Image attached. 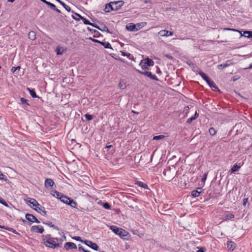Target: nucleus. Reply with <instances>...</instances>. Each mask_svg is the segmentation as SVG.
Here are the masks:
<instances>
[{
	"label": "nucleus",
	"instance_id": "obj_1",
	"mask_svg": "<svg viewBox=\"0 0 252 252\" xmlns=\"http://www.w3.org/2000/svg\"><path fill=\"white\" fill-rule=\"evenodd\" d=\"M54 238L51 237L50 234L42 236V240L43 243L47 247L51 248H56L61 247V244L56 243L54 241Z\"/></svg>",
	"mask_w": 252,
	"mask_h": 252
},
{
	"label": "nucleus",
	"instance_id": "obj_2",
	"mask_svg": "<svg viewBox=\"0 0 252 252\" xmlns=\"http://www.w3.org/2000/svg\"><path fill=\"white\" fill-rule=\"evenodd\" d=\"M110 228L115 234L119 235L121 238L123 239H127L128 236V232L125 229L119 228L115 225H111Z\"/></svg>",
	"mask_w": 252,
	"mask_h": 252
},
{
	"label": "nucleus",
	"instance_id": "obj_3",
	"mask_svg": "<svg viewBox=\"0 0 252 252\" xmlns=\"http://www.w3.org/2000/svg\"><path fill=\"white\" fill-rule=\"evenodd\" d=\"M154 64V61L149 59V58H146L143 60H142L139 63V65L141 66L143 70L149 69L150 66H153Z\"/></svg>",
	"mask_w": 252,
	"mask_h": 252
},
{
	"label": "nucleus",
	"instance_id": "obj_4",
	"mask_svg": "<svg viewBox=\"0 0 252 252\" xmlns=\"http://www.w3.org/2000/svg\"><path fill=\"white\" fill-rule=\"evenodd\" d=\"M135 71L138 72L140 74H144L146 75V76L149 77L152 80L158 81V79L157 78V77L155 74H152L151 72L149 71H142L140 70H138L137 69H135Z\"/></svg>",
	"mask_w": 252,
	"mask_h": 252
},
{
	"label": "nucleus",
	"instance_id": "obj_5",
	"mask_svg": "<svg viewBox=\"0 0 252 252\" xmlns=\"http://www.w3.org/2000/svg\"><path fill=\"white\" fill-rule=\"evenodd\" d=\"M76 15L77 16H78V18L74 17L73 15H71V17L75 20H77V21H79L80 20V19L82 20L83 23L85 25H91L93 27H94V24L91 23L89 20L85 18L84 17H82V16H81L80 15L77 14V13H75Z\"/></svg>",
	"mask_w": 252,
	"mask_h": 252
},
{
	"label": "nucleus",
	"instance_id": "obj_6",
	"mask_svg": "<svg viewBox=\"0 0 252 252\" xmlns=\"http://www.w3.org/2000/svg\"><path fill=\"white\" fill-rule=\"evenodd\" d=\"M83 243L95 251H97L99 250V247L98 245L91 241L87 240H84L83 241Z\"/></svg>",
	"mask_w": 252,
	"mask_h": 252
},
{
	"label": "nucleus",
	"instance_id": "obj_7",
	"mask_svg": "<svg viewBox=\"0 0 252 252\" xmlns=\"http://www.w3.org/2000/svg\"><path fill=\"white\" fill-rule=\"evenodd\" d=\"M64 198H65L66 200H64V203L66 204L67 205H70L72 208H76L77 206V203L75 201L73 200V199L69 198L66 196L64 195Z\"/></svg>",
	"mask_w": 252,
	"mask_h": 252
},
{
	"label": "nucleus",
	"instance_id": "obj_8",
	"mask_svg": "<svg viewBox=\"0 0 252 252\" xmlns=\"http://www.w3.org/2000/svg\"><path fill=\"white\" fill-rule=\"evenodd\" d=\"M124 4L123 0H119L112 2L113 10L116 11L119 9Z\"/></svg>",
	"mask_w": 252,
	"mask_h": 252
},
{
	"label": "nucleus",
	"instance_id": "obj_9",
	"mask_svg": "<svg viewBox=\"0 0 252 252\" xmlns=\"http://www.w3.org/2000/svg\"><path fill=\"white\" fill-rule=\"evenodd\" d=\"M44 185L47 189H49L50 188L53 189L55 183L51 179H46L45 181Z\"/></svg>",
	"mask_w": 252,
	"mask_h": 252
},
{
	"label": "nucleus",
	"instance_id": "obj_10",
	"mask_svg": "<svg viewBox=\"0 0 252 252\" xmlns=\"http://www.w3.org/2000/svg\"><path fill=\"white\" fill-rule=\"evenodd\" d=\"M26 219L32 222L39 223L40 221L36 219V218L32 214H27L26 215Z\"/></svg>",
	"mask_w": 252,
	"mask_h": 252
},
{
	"label": "nucleus",
	"instance_id": "obj_11",
	"mask_svg": "<svg viewBox=\"0 0 252 252\" xmlns=\"http://www.w3.org/2000/svg\"><path fill=\"white\" fill-rule=\"evenodd\" d=\"M31 231L41 234L44 231V228L41 225H34L31 227Z\"/></svg>",
	"mask_w": 252,
	"mask_h": 252
},
{
	"label": "nucleus",
	"instance_id": "obj_12",
	"mask_svg": "<svg viewBox=\"0 0 252 252\" xmlns=\"http://www.w3.org/2000/svg\"><path fill=\"white\" fill-rule=\"evenodd\" d=\"M158 34L161 36H172L173 35V32H172L165 30H162L160 31Z\"/></svg>",
	"mask_w": 252,
	"mask_h": 252
},
{
	"label": "nucleus",
	"instance_id": "obj_13",
	"mask_svg": "<svg viewBox=\"0 0 252 252\" xmlns=\"http://www.w3.org/2000/svg\"><path fill=\"white\" fill-rule=\"evenodd\" d=\"M224 31H234V32H239L242 36H244L245 37H247L248 35H250L251 34V31H244L243 33L242 34L241 31H239L238 30L234 29H230V28H224L223 29Z\"/></svg>",
	"mask_w": 252,
	"mask_h": 252
},
{
	"label": "nucleus",
	"instance_id": "obj_14",
	"mask_svg": "<svg viewBox=\"0 0 252 252\" xmlns=\"http://www.w3.org/2000/svg\"><path fill=\"white\" fill-rule=\"evenodd\" d=\"M27 203L32 208H33V207H35L36 208L37 206H40L38 202L33 198H30L29 201H27Z\"/></svg>",
	"mask_w": 252,
	"mask_h": 252
},
{
	"label": "nucleus",
	"instance_id": "obj_15",
	"mask_svg": "<svg viewBox=\"0 0 252 252\" xmlns=\"http://www.w3.org/2000/svg\"><path fill=\"white\" fill-rule=\"evenodd\" d=\"M50 194L53 196L59 199L62 202H63V195L60 192L52 190L51 191Z\"/></svg>",
	"mask_w": 252,
	"mask_h": 252
},
{
	"label": "nucleus",
	"instance_id": "obj_16",
	"mask_svg": "<svg viewBox=\"0 0 252 252\" xmlns=\"http://www.w3.org/2000/svg\"><path fill=\"white\" fill-rule=\"evenodd\" d=\"M207 83L210 86V87L212 88V89L213 91H220V90L218 88V87L216 86L214 82L211 79H210L209 81L207 82Z\"/></svg>",
	"mask_w": 252,
	"mask_h": 252
},
{
	"label": "nucleus",
	"instance_id": "obj_17",
	"mask_svg": "<svg viewBox=\"0 0 252 252\" xmlns=\"http://www.w3.org/2000/svg\"><path fill=\"white\" fill-rule=\"evenodd\" d=\"M33 209L44 216L47 214V212L45 210L44 208L40 205V206H37L36 208H33Z\"/></svg>",
	"mask_w": 252,
	"mask_h": 252
},
{
	"label": "nucleus",
	"instance_id": "obj_18",
	"mask_svg": "<svg viewBox=\"0 0 252 252\" xmlns=\"http://www.w3.org/2000/svg\"><path fill=\"white\" fill-rule=\"evenodd\" d=\"M64 248L67 250L70 249H76L77 246L76 244L72 242H66L64 245Z\"/></svg>",
	"mask_w": 252,
	"mask_h": 252
},
{
	"label": "nucleus",
	"instance_id": "obj_19",
	"mask_svg": "<svg viewBox=\"0 0 252 252\" xmlns=\"http://www.w3.org/2000/svg\"><path fill=\"white\" fill-rule=\"evenodd\" d=\"M94 27L99 29L102 32H106L108 33H112L111 32L108 30L106 26L104 24H101L99 26L94 25Z\"/></svg>",
	"mask_w": 252,
	"mask_h": 252
},
{
	"label": "nucleus",
	"instance_id": "obj_20",
	"mask_svg": "<svg viewBox=\"0 0 252 252\" xmlns=\"http://www.w3.org/2000/svg\"><path fill=\"white\" fill-rule=\"evenodd\" d=\"M0 228H2V229H4L5 230H8L9 231H10L13 233H15L16 234H17V235H20V234L17 232L16 230H15L14 229H13V228H11V227H8V226H4V225H0Z\"/></svg>",
	"mask_w": 252,
	"mask_h": 252
},
{
	"label": "nucleus",
	"instance_id": "obj_21",
	"mask_svg": "<svg viewBox=\"0 0 252 252\" xmlns=\"http://www.w3.org/2000/svg\"><path fill=\"white\" fill-rule=\"evenodd\" d=\"M227 247L229 250L232 251L235 249L236 244L232 241H228L227 243Z\"/></svg>",
	"mask_w": 252,
	"mask_h": 252
},
{
	"label": "nucleus",
	"instance_id": "obj_22",
	"mask_svg": "<svg viewBox=\"0 0 252 252\" xmlns=\"http://www.w3.org/2000/svg\"><path fill=\"white\" fill-rule=\"evenodd\" d=\"M126 29L129 31H137L136 26L133 23H130L126 26Z\"/></svg>",
	"mask_w": 252,
	"mask_h": 252
},
{
	"label": "nucleus",
	"instance_id": "obj_23",
	"mask_svg": "<svg viewBox=\"0 0 252 252\" xmlns=\"http://www.w3.org/2000/svg\"><path fill=\"white\" fill-rule=\"evenodd\" d=\"M197 72L206 82L210 79L205 73L200 70H198Z\"/></svg>",
	"mask_w": 252,
	"mask_h": 252
},
{
	"label": "nucleus",
	"instance_id": "obj_24",
	"mask_svg": "<svg viewBox=\"0 0 252 252\" xmlns=\"http://www.w3.org/2000/svg\"><path fill=\"white\" fill-rule=\"evenodd\" d=\"M112 2L107 3L105 5L104 10L106 12H110L113 10Z\"/></svg>",
	"mask_w": 252,
	"mask_h": 252
},
{
	"label": "nucleus",
	"instance_id": "obj_25",
	"mask_svg": "<svg viewBox=\"0 0 252 252\" xmlns=\"http://www.w3.org/2000/svg\"><path fill=\"white\" fill-rule=\"evenodd\" d=\"M100 44L103 46L105 48L111 49L113 50L111 45L108 42H102L100 41Z\"/></svg>",
	"mask_w": 252,
	"mask_h": 252
},
{
	"label": "nucleus",
	"instance_id": "obj_26",
	"mask_svg": "<svg viewBox=\"0 0 252 252\" xmlns=\"http://www.w3.org/2000/svg\"><path fill=\"white\" fill-rule=\"evenodd\" d=\"M27 90L28 91H29L31 95L32 96V97L33 98H37V97H38L36 94V93L34 91V90H32V89H31L30 88H27Z\"/></svg>",
	"mask_w": 252,
	"mask_h": 252
},
{
	"label": "nucleus",
	"instance_id": "obj_27",
	"mask_svg": "<svg viewBox=\"0 0 252 252\" xmlns=\"http://www.w3.org/2000/svg\"><path fill=\"white\" fill-rule=\"evenodd\" d=\"M240 168V166H238L237 164H235L230 170V173H232L239 170Z\"/></svg>",
	"mask_w": 252,
	"mask_h": 252
},
{
	"label": "nucleus",
	"instance_id": "obj_28",
	"mask_svg": "<svg viewBox=\"0 0 252 252\" xmlns=\"http://www.w3.org/2000/svg\"><path fill=\"white\" fill-rule=\"evenodd\" d=\"M201 191L198 190H194L191 191V195L193 197H196L200 195Z\"/></svg>",
	"mask_w": 252,
	"mask_h": 252
},
{
	"label": "nucleus",
	"instance_id": "obj_29",
	"mask_svg": "<svg viewBox=\"0 0 252 252\" xmlns=\"http://www.w3.org/2000/svg\"><path fill=\"white\" fill-rule=\"evenodd\" d=\"M136 185H138L139 187H142L145 189H148V185L142 182H140V181L137 182L136 183Z\"/></svg>",
	"mask_w": 252,
	"mask_h": 252
},
{
	"label": "nucleus",
	"instance_id": "obj_30",
	"mask_svg": "<svg viewBox=\"0 0 252 252\" xmlns=\"http://www.w3.org/2000/svg\"><path fill=\"white\" fill-rule=\"evenodd\" d=\"M74 165V163H69L66 166V168L70 172H75L76 171L72 169L73 166Z\"/></svg>",
	"mask_w": 252,
	"mask_h": 252
},
{
	"label": "nucleus",
	"instance_id": "obj_31",
	"mask_svg": "<svg viewBox=\"0 0 252 252\" xmlns=\"http://www.w3.org/2000/svg\"><path fill=\"white\" fill-rule=\"evenodd\" d=\"M43 223L46 224V225H47L48 226H50V227H53L54 229H59L55 225H54V224H52V222L51 221H47V222H44V221H43L42 222Z\"/></svg>",
	"mask_w": 252,
	"mask_h": 252
},
{
	"label": "nucleus",
	"instance_id": "obj_32",
	"mask_svg": "<svg viewBox=\"0 0 252 252\" xmlns=\"http://www.w3.org/2000/svg\"><path fill=\"white\" fill-rule=\"evenodd\" d=\"M146 24V22H142L141 23H137V24H135V25L136 26V31H137L139 30L140 29H141L142 28V27H143Z\"/></svg>",
	"mask_w": 252,
	"mask_h": 252
},
{
	"label": "nucleus",
	"instance_id": "obj_33",
	"mask_svg": "<svg viewBox=\"0 0 252 252\" xmlns=\"http://www.w3.org/2000/svg\"><path fill=\"white\" fill-rule=\"evenodd\" d=\"M121 53L122 56H126L130 60H132V58H133L132 55L129 53H126L125 52H121Z\"/></svg>",
	"mask_w": 252,
	"mask_h": 252
},
{
	"label": "nucleus",
	"instance_id": "obj_34",
	"mask_svg": "<svg viewBox=\"0 0 252 252\" xmlns=\"http://www.w3.org/2000/svg\"><path fill=\"white\" fill-rule=\"evenodd\" d=\"M29 38L32 40H34L35 39V34L33 31L30 32L29 33Z\"/></svg>",
	"mask_w": 252,
	"mask_h": 252
},
{
	"label": "nucleus",
	"instance_id": "obj_35",
	"mask_svg": "<svg viewBox=\"0 0 252 252\" xmlns=\"http://www.w3.org/2000/svg\"><path fill=\"white\" fill-rule=\"evenodd\" d=\"M92 33H94V37H98L100 36H101V33L98 31L95 30H92Z\"/></svg>",
	"mask_w": 252,
	"mask_h": 252
},
{
	"label": "nucleus",
	"instance_id": "obj_36",
	"mask_svg": "<svg viewBox=\"0 0 252 252\" xmlns=\"http://www.w3.org/2000/svg\"><path fill=\"white\" fill-rule=\"evenodd\" d=\"M45 4H46L48 6H49L52 9H56V5L50 2L47 1Z\"/></svg>",
	"mask_w": 252,
	"mask_h": 252
},
{
	"label": "nucleus",
	"instance_id": "obj_37",
	"mask_svg": "<svg viewBox=\"0 0 252 252\" xmlns=\"http://www.w3.org/2000/svg\"><path fill=\"white\" fill-rule=\"evenodd\" d=\"M209 132L211 135H214L216 133V131L214 127H211L209 129Z\"/></svg>",
	"mask_w": 252,
	"mask_h": 252
},
{
	"label": "nucleus",
	"instance_id": "obj_38",
	"mask_svg": "<svg viewBox=\"0 0 252 252\" xmlns=\"http://www.w3.org/2000/svg\"><path fill=\"white\" fill-rule=\"evenodd\" d=\"M234 218V215L233 214L229 213L225 216V220H230Z\"/></svg>",
	"mask_w": 252,
	"mask_h": 252
},
{
	"label": "nucleus",
	"instance_id": "obj_39",
	"mask_svg": "<svg viewBox=\"0 0 252 252\" xmlns=\"http://www.w3.org/2000/svg\"><path fill=\"white\" fill-rule=\"evenodd\" d=\"M0 180H3L6 182L9 181L7 177L2 174V173L0 171Z\"/></svg>",
	"mask_w": 252,
	"mask_h": 252
},
{
	"label": "nucleus",
	"instance_id": "obj_40",
	"mask_svg": "<svg viewBox=\"0 0 252 252\" xmlns=\"http://www.w3.org/2000/svg\"><path fill=\"white\" fill-rule=\"evenodd\" d=\"M229 65L228 63L220 64L218 66V68L220 69H223L225 67H227Z\"/></svg>",
	"mask_w": 252,
	"mask_h": 252
},
{
	"label": "nucleus",
	"instance_id": "obj_41",
	"mask_svg": "<svg viewBox=\"0 0 252 252\" xmlns=\"http://www.w3.org/2000/svg\"><path fill=\"white\" fill-rule=\"evenodd\" d=\"M103 207L105 209H110L111 205L108 203L106 202L103 204Z\"/></svg>",
	"mask_w": 252,
	"mask_h": 252
},
{
	"label": "nucleus",
	"instance_id": "obj_42",
	"mask_svg": "<svg viewBox=\"0 0 252 252\" xmlns=\"http://www.w3.org/2000/svg\"><path fill=\"white\" fill-rule=\"evenodd\" d=\"M21 102L22 104H26L27 105H29V104L28 103V100L23 98L21 97L20 98Z\"/></svg>",
	"mask_w": 252,
	"mask_h": 252
},
{
	"label": "nucleus",
	"instance_id": "obj_43",
	"mask_svg": "<svg viewBox=\"0 0 252 252\" xmlns=\"http://www.w3.org/2000/svg\"><path fill=\"white\" fill-rule=\"evenodd\" d=\"M85 116L87 121H91L93 119V116L89 114H86Z\"/></svg>",
	"mask_w": 252,
	"mask_h": 252
},
{
	"label": "nucleus",
	"instance_id": "obj_44",
	"mask_svg": "<svg viewBox=\"0 0 252 252\" xmlns=\"http://www.w3.org/2000/svg\"><path fill=\"white\" fill-rule=\"evenodd\" d=\"M165 136L163 135H159L158 136H155L153 137V140H159L163 139Z\"/></svg>",
	"mask_w": 252,
	"mask_h": 252
},
{
	"label": "nucleus",
	"instance_id": "obj_45",
	"mask_svg": "<svg viewBox=\"0 0 252 252\" xmlns=\"http://www.w3.org/2000/svg\"><path fill=\"white\" fill-rule=\"evenodd\" d=\"M61 48L60 46H58L56 49L57 55H61L63 53V50L62 51H61Z\"/></svg>",
	"mask_w": 252,
	"mask_h": 252
},
{
	"label": "nucleus",
	"instance_id": "obj_46",
	"mask_svg": "<svg viewBox=\"0 0 252 252\" xmlns=\"http://www.w3.org/2000/svg\"><path fill=\"white\" fill-rule=\"evenodd\" d=\"M0 203L6 206H7L6 202L0 196Z\"/></svg>",
	"mask_w": 252,
	"mask_h": 252
},
{
	"label": "nucleus",
	"instance_id": "obj_47",
	"mask_svg": "<svg viewBox=\"0 0 252 252\" xmlns=\"http://www.w3.org/2000/svg\"><path fill=\"white\" fill-rule=\"evenodd\" d=\"M195 120V117L192 116L190 118L188 119L187 121V123H191L193 120Z\"/></svg>",
	"mask_w": 252,
	"mask_h": 252
},
{
	"label": "nucleus",
	"instance_id": "obj_48",
	"mask_svg": "<svg viewBox=\"0 0 252 252\" xmlns=\"http://www.w3.org/2000/svg\"><path fill=\"white\" fill-rule=\"evenodd\" d=\"M20 66H18L16 67H12V68H11V71L12 72H15L16 71V70H20Z\"/></svg>",
	"mask_w": 252,
	"mask_h": 252
},
{
	"label": "nucleus",
	"instance_id": "obj_49",
	"mask_svg": "<svg viewBox=\"0 0 252 252\" xmlns=\"http://www.w3.org/2000/svg\"><path fill=\"white\" fill-rule=\"evenodd\" d=\"M73 239H74V240H75L76 241H80L82 243H83V241H84L82 240L81 237H80L79 236H76V237H74Z\"/></svg>",
	"mask_w": 252,
	"mask_h": 252
},
{
	"label": "nucleus",
	"instance_id": "obj_50",
	"mask_svg": "<svg viewBox=\"0 0 252 252\" xmlns=\"http://www.w3.org/2000/svg\"><path fill=\"white\" fill-rule=\"evenodd\" d=\"M89 39H90V40H92V41H93V42H94V43H99V44H100V41H99V40H97V39H94V38H92V37H90V38H89Z\"/></svg>",
	"mask_w": 252,
	"mask_h": 252
},
{
	"label": "nucleus",
	"instance_id": "obj_51",
	"mask_svg": "<svg viewBox=\"0 0 252 252\" xmlns=\"http://www.w3.org/2000/svg\"><path fill=\"white\" fill-rule=\"evenodd\" d=\"M64 8H65L68 12H69L71 10L70 7L64 3Z\"/></svg>",
	"mask_w": 252,
	"mask_h": 252
},
{
	"label": "nucleus",
	"instance_id": "obj_52",
	"mask_svg": "<svg viewBox=\"0 0 252 252\" xmlns=\"http://www.w3.org/2000/svg\"><path fill=\"white\" fill-rule=\"evenodd\" d=\"M187 63L190 66L193 67L194 66V64L190 61H188L187 62Z\"/></svg>",
	"mask_w": 252,
	"mask_h": 252
},
{
	"label": "nucleus",
	"instance_id": "obj_53",
	"mask_svg": "<svg viewBox=\"0 0 252 252\" xmlns=\"http://www.w3.org/2000/svg\"><path fill=\"white\" fill-rule=\"evenodd\" d=\"M119 85L121 89H124L126 88V85L124 83H120Z\"/></svg>",
	"mask_w": 252,
	"mask_h": 252
},
{
	"label": "nucleus",
	"instance_id": "obj_54",
	"mask_svg": "<svg viewBox=\"0 0 252 252\" xmlns=\"http://www.w3.org/2000/svg\"><path fill=\"white\" fill-rule=\"evenodd\" d=\"M207 173H205L203 175L202 178V182H204L206 180V178H207Z\"/></svg>",
	"mask_w": 252,
	"mask_h": 252
},
{
	"label": "nucleus",
	"instance_id": "obj_55",
	"mask_svg": "<svg viewBox=\"0 0 252 252\" xmlns=\"http://www.w3.org/2000/svg\"><path fill=\"white\" fill-rule=\"evenodd\" d=\"M164 56L166 57V58H167L169 59H170V60H173V57L171 55H170L166 54V55H164Z\"/></svg>",
	"mask_w": 252,
	"mask_h": 252
},
{
	"label": "nucleus",
	"instance_id": "obj_56",
	"mask_svg": "<svg viewBox=\"0 0 252 252\" xmlns=\"http://www.w3.org/2000/svg\"><path fill=\"white\" fill-rule=\"evenodd\" d=\"M78 250L79 251H83V252H84V251H85L86 250H85L83 247L82 246H81L80 245H79V247H78Z\"/></svg>",
	"mask_w": 252,
	"mask_h": 252
},
{
	"label": "nucleus",
	"instance_id": "obj_57",
	"mask_svg": "<svg viewBox=\"0 0 252 252\" xmlns=\"http://www.w3.org/2000/svg\"><path fill=\"white\" fill-rule=\"evenodd\" d=\"M248 202V198H244L243 199V205H246L247 202Z\"/></svg>",
	"mask_w": 252,
	"mask_h": 252
},
{
	"label": "nucleus",
	"instance_id": "obj_58",
	"mask_svg": "<svg viewBox=\"0 0 252 252\" xmlns=\"http://www.w3.org/2000/svg\"><path fill=\"white\" fill-rule=\"evenodd\" d=\"M197 252H205L204 250V248H201V249H200L199 250L197 251Z\"/></svg>",
	"mask_w": 252,
	"mask_h": 252
},
{
	"label": "nucleus",
	"instance_id": "obj_59",
	"mask_svg": "<svg viewBox=\"0 0 252 252\" xmlns=\"http://www.w3.org/2000/svg\"><path fill=\"white\" fill-rule=\"evenodd\" d=\"M157 73H161V72L159 69V68L157 66Z\"/></svg>",
	"mask_w": 252,
	"mask_h": 252
},
{
	"label": "nucleus",
	"instance_id": "obj_60",
	"mask_svg": "<svg viewBox=\"0 0 252 252\" xmlns=\"http://www.w3.org/2000/svg\"><path fill=\"white\" fill-rule=\"evenodd\" d=\"M144 3H151V1L150 0H144Z\"/></svg>",
	"mask_w": 252,
	"mask_h": 252
},
{
	"label": "nucleus",
	"instance_id": "obj_61",
	"mask_svg": "<svg viewBox=\"0 0 252 252\" xmlns=\"http://www.w3.org/2000/svg\"><path fill=\"white\" fill-rule=\"evenodd\" d=\"M53 10L56 11L58 13H61V11L60 10H59V9L57 8H56V9H53Z\"/></svg>",
	"mask_w": 252,
	"mask_h": 252
},
{
	"label": "nucleus",
	"instance_id": "obj_62",
	"mask_svg": "<svg viewBox=\"0 0 252 252\" xmlns=\"http://www.w3.org/2000/svg\"><path fill=\"white\" fill-rule=\"evenodd\" d=\"M198 116H199L198 114L197 113V112H195V114L193 116V117H195V119H196L198 117Z\"/></svg>",
	"mask_w": 252,
	"mask_h": 252
},
{
	"label": "nucleus",
	"instance_id": "obj_63",
	"mask_svg": "<svg viewBox=\"0 0 252 252\" xmlns=\"http://www.w3.org/2000/svg\"><path fill=\"white\" fill-rule=\"evenodd\" d=\"M112 147L111 145H107L105 147V149H110Z\"/></svg>",
	"mask_w": 252,
	"mask_h": 252
},
{
	"label": "nucleus",
	"instance_id": "obj_64",
	"mask_svg": "<svg viewBox=\"0 0 252 252\" xmlns=\"http://www.w3.org/2000/svg\"><path fill=\"white\" fill-rule=\"evenodd\" d=\"M247 38H252V32L251 31V34L250 35H248Z\"/></svg>",
	"mask_w": 252,
	"mask_h": 252
}]
</instances>
